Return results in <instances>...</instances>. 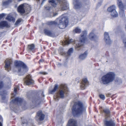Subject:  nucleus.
<instances>
[{
    "label": "nucleus",
    "mask_w": 126,
    "mask_h": 126,
    "mask_svg": "<svg viewBox=\"0 0 126 126\" xmlns=\"http://www.w3.org/2000/svg\"><path fill=\"white\" fill-rule=\"evenodd\" d=\"M68 21L65 17L61 16L57 19V21L48 22L47 24L49 25H57L61 29L65 28L67 25Z\"/></svg>",
    "instance_id": "f257e3e1"
},
{
    "label": "nucleus",
    "mask_w": 126,
    "mask_h": 126,
    "mask_svg": "<svg viewBox=\"0 0 126 126\" xmlns=\"http://www.w3.org/2000/svg\"><path fill=\"white\" fill-rule=\"evenodd\" d=\"M14 69L15 71L20 73L23 75L27 71L28 68L26 65L20 61H16L15 62Z\"/></svg>",
    "instance_id": "f03ea898"
},
{
    "label": "nucleus",
    "mask_w": 126,
    "mask_h": 126,
    "mask_svg": "<svg viewBox=\"0 0 126 126\" xmlns=\"http://www.w3.org/2000/svg\"><path fill=\"white\" fill-rule=\"evenodd\" d=\"M85 109L83 108L82 103L80 102H75L72 108V113L74 116H78L81 114Z\"/></svg>",
    "instance_id": "7ed1b4c3"
},
{
    "label": "nucleus",
    "mask_w": 126,
    "mask_h": 126,
    "mask_svg": "<svg viewBox=\"0 0 126 126\" xmlns=\"http://www.w3.org/2000/svg\"><path fill=\"white\" fill-rule=\"evenodd\" d=\"M115 74L114 73L110 72L102 77L101 81L104 84H107L112 82L114 80Z\"/></svg>",
    "instance_id": "20e7f679"
},
{
    "label": "nucleus",
    "mask_w": 126,
    "mask_h": 126,
    "mask_svg": "<svg viewBox=\"0 0 126 126\" xmlns=\"http://www.w3.org/2000/svg\"><path fill=\"white\" fill-rule=\"evenodd\" d=\"M87 34V33L86 31H84L82 32L79 41L78 42V43H76L75 48L77 50H80V48L85 43L86 40V37Z\"/></svg>",
    "instance_id": "39448f33"
},
{
    "label": "nucleus",
    "mask_w": 126,
    "mask_h": 126,
    "mask_svg": "<svg viewBox=\"0 0 126 126\" xmlns=\"http://www.w3.org/2000/svg\"><path fill=\"white\" fill-rule=\"evenodd\" d=\"M67 88L65 85H62L61 86V89L59 92L57 93L54 96V98L57 101L60 97L63 98L64 97L65 91L67 90Z\"/></svg>",
    "instance_id": "423d86ee"
},
{
    "label": "nucleus",
    "mask_w": 126,
    "mask_h": 126,
    "mask_svg": "<svg viewBox=\"0 0 126 126\" xmlns=\"http://www.w3.org/2000/svg\"><path fill=\"white\" fill-rule=\"evenodd\" d=\"M123 4L121 0H117V4L119 8V14L120 16L123 17L125 16L124 9L125 8L126 5V0H124L123 1Z\"/></svg>",
    "instance_id": "0eeeda50"
},
{
    "label": "nucleus",
    "mask_w": 126,
    "mask_h": 126,
    "mask_svg": "<svg viewBox=\"0 0 126 126\" xmlns=\"http://www.w3.org/2000/svg\"><path fill=\"white\" fill-rule=\"evenodd\" d=\"M5 62V69L9 71L11 69L12 61L11 59H7Z\"/></svg>",
    "instance_id": "6e6552de"
},
{
    "label": "nucleus",
    "mask_w": 126,
    "mask_h": 126,
    "mask_svg": "<svg viewBox=\"0 0 126 126\" xmlns=\"http://www.w3.org/2000/svg\"><path fill=\"white\" fill-rule=\"evenodd\" d=\"M60 4L61 5L60 9L64 10L68 8V4L66 1L64 0L61 1Z\"/></svg>",
    "instance_id": "1a4fd4ad"
},
{
    "label": "nucleus",
    "mask_w": 126,
    "mask_h": 126,
    "mask_svg": "<svg viewBox=\"0 0 126 126\" xmlns=\"http://www.w3.org/2000/svg\"><path fill=\"white\" fill-rule=\"evenodd\" d=\"M3 86V82L0 81V95L2 96V98L3 100H4L5 98V96L6 95V92L5 91H2L1 89Z\"/></svg>",
    "instance_id": "9d476101"
},
{
    "label": "nucleus",
    "mask_w": 126,
    "mask_h": 126,
    "mask_svg": "<svg viewBox=\"0 0 126 126\" xmlns=\"http://www.w3.org/2000/svg\"><path fill=\"white\" fill-rule=\"evenodd\" d=\"M24 80L25 83L27 85L32 84L33 83V81L30 75H27L24 79Z\"/></svg>",
    "instance_id": "9b49d317"
},
{
    "label": "nucleus",
    "mask_w": 126,
    "mask_h": 126,
    "mask_svg": "<svg viewBox=\"0 0 126 126\" xmlns=\"http://www.w3.org/2000/svg\"><path fill=\"white\" fill-rule=\"evenodd\" d=\"M44 118L45 115L42 113V111H39L37 113L36 118L37 120H39L42 121L44 119Z\"/></svg>",
    "instance_id": "f8f14e48"
},
{
    "label": "nucleus",
    "mask_w": 126,
    "mask_h": 126,
    "mask_svg": "<svg viewBox=\"0 0 126 126\" xmlns=\"http://www.w3.org/2000/svg\"><path fill=\"white\" fill-rule=\"evenodd\" d=\"M59 51L61 55H64L65 56H70L71 54L73 52V49L72 48H70L67 53H65L63 50H61L60 51Z\"/></svg>",
    "instance_id": "ddd939ff"
},
{
    "label": "nucleus",
    "mask_w": 126,
    "mask_h": 126,
    "mask_svg": "<svg viewBox=\"0 0 126 126\" xmlns=\"http://www.w3.org/2000/svg\"><path fill=\"white\" fill-rule=\"evenodd\" d=\"M88 81L86 78L84 79L83 80L80 86L81 89L83 90L85 89L86 87L88 85Z\"/></svg>",
    "instance_id": "4468645a"
},
{
    "label": "nucleus",
    "mask_w": 126,
    "mask_h": 126,
    "mask_svg": "<svg viewBox=\"0 0 126 126\" xmlns=\"http://www.w3.org/2000/svg\"><path fill=\"white\" fill-rule=\"evenodd\" d=\"M104 39L107 44H109L111 42L108 33L105 32L104 34Z\"/></svg>",
    "instance_id": "2eb2a0df"
},
{
    "label": "nucleus",
    "mask_w": 126,
    "mask_h": 126,
    "mask_svg": "<svg viewBox=\"0 0 126 126\" xmlns=\"http://www.w3.org/2000/svg\"><path fill=\"white\" fill-rule=\"evenodd\" d=\"M104 124L106 126H115V123L111 120L105 121Z\"/></svg>",
    "instance_id": "dca6fc26"
},
{
    "label": "nucleus",
    "mask_w": 126,
    "mask_h": 126,
    "mask_svg": "<svg viewBox=\"0 0 126 126\" xmlns=\"http://www.w3.org/2000/svg\"><path fill=\"white\" fill-rule=\"evenodd\" d=\"M18 12L21 14H23L25 12L24 7L23 4L20 5L17 8Z\"/></svg>",
    "instance_id": "f3484780"
},
{
    "label": "nucleus",
    "mask_w": 126,
    "mask_h": 126,
    "mask_svg": "<svg viewBox=\"0 0 126 126\" xmlns=\"http://www.w3.org/2000/svg\"><path fill=\"white\" fill-rule=\"evenodd\" d=\"M89 38L92 40H95L97 39L98 37L95 35L93 31H92L89 35Z\"/></svg>",
    "instance_id": "a211bd4d"
},
{
    "label": "nucleus",
    "mask_w": 126,
    "mask_h": 126,
    "mask_svg": "<svg viewBox=\"0 0 126 126\" xmlns=\"http://www.w3.org/2000/svg\"><path fill=\"white\" fill-rule=\"evenodd\" d=\"M22 101V99L21 98L17 97L14 99L12 100L11 103H16L18 105H20V103Z\"/></svg>",
    "instance_id": "6ab92c4d"
},
{
    "label": "nucleus",
    "mask_w": 126,
    "mask_h": 126,
    "mask_svg": "<svg viewBox=\"0 0 126 126\" xmlns=\"http://www.w3.org/2000/svg\"><path fill=\"white\" fill-rule=\"evenodd\" d=\"M67 126H76V122L75 120L71 119L68 121Z\"/></svg>",
    "instance_id": "aec40b11"
},
{
    "label": "nucleus",
    "mask_w": 126,
    "mask_h": 126,
    "mask_svg": "<svg viewBox=\"0 0 126 126\" xmlns=\"http://www.w3.org/2000/svg\"><path fill=\"white\" fill-rule=\"evenodd\" d=\"M73 41V40L72 39L66 40L62 41V44L63 46L66 45H68Z\"/></svg>",
    "instance_id": "412c9836"
},
{
    "label": "nucleus",
    "mask_w": 126,
    "mask_h": 126,
    "mask_svg": "<svg viewBox=\"0 0 126 126\" xmlns=\"http://www.w3.org/2000/svg\"><path fill=\"white\" fill-rule=\"evenodd\" d=\"M44 31L45 34L47 36L51 37L53 36L52 32L47 29H45Z\"/></svg>",
    "instance_id": "4be33fe9"
},
{
    "label": "nucleus",
    "mask_w": 126,
    "mask_h": 126,
    "mask_svg": "<svg viewBox=\"0 0 126 126\" xmlns=\"http://www.w3.org/2000/svg\"><path fill=\"white\" fill-rule=\"evenodd\" d=\"M75 2H74V7L76 9H78L80 8L81 6V5L80 3L76 2L75 0Z\"/></svg>",
    "instance_id": "5701e85b"
},
{
    "label": "nucleus",
    "mask_w": 126,
    "mask_h": 126,
    "mask_svg": "<svg viewBox=\"0 0 126 126\" xmlns=\"http://www.w3.org/2000/svg\"><path fill=\"white\" fill-rule=\"evenodd\" d=\"M10 80L9 78L6 79L5 81V85L8 88H9L11 85Z\"/></svg>",
    "instance_id": "b1692460"
},
{
    "label": "nucleus",
    "mask_w": 126,
    "mask_h": 126,
    "mask_svg": "<svg viewBox=\"0 0 126 126\" xmlns=\"http://www.w3.org/2000/svg\"><path fill=\"white\" fill-rule=\"evenodd\" d=\"M87 55V52L85 51L83 54L80 55L79 56V59L81 60H83L85 59Z\"/></svg>",
    "instance_id": "393cba45"
},
{
    "label": "nucleus",
    "mask_w": 126,
    "mask_h": 126,
    "mask_svg": "<svg viewBox=\"0 0 126 126\" xmlns=\"http://www.w3.org/2000/svg\"><path fill=\"white\" fill-rule=\"evenodd\" d=\"M49 2L51 3V5L54 7H56L57 4V3L56 2V0H49Z\"/></svg>",
    "instance_id": "a878e982"
},
{
    "label": "nucleus",
    "mask_w": 126,
    "mask_h": 126,
    "mask_svg": "<svg viewBox=\"0 0 126 126\" xmlns=\"http://www.w3.org/2000/svg\"><path fill=\"white\" fill-rule=\"evenodd\" d=\"M58 88V85L57 84H55L53 90H50V89L49 90V93L50 94H53L56 91Z\"/></svg>",
    "instance_id": "bb28decb"
},
{
    "label": "nucleus",
    "mask_w": 126,
    "mask_h": 126,
    "mask_svg": "<svg viewBox=\"0 0 126 126\" xmlns=\"http://www.w3.org/2000/svg\"><path fill=\"white\" fill-rule=\"evenodd\" d=\"M107 10L109 12H111L116 10L115 7V5H113L109 7Z\"/></svg>",
    "instance_id": "cd10ccee"
},
{
    "label": "nucleus",
    "mask_w": 126,
    "mask_h": 126,
    "mask_svg": "<svg viewBox=\"0 0 126 126\" xmlns=\"http://www.w3.org/2000/svg\"><path fill=\"white\" fill-rule=\"evenodd\" d=\"M6 19L9 21H12L14 22L15 21V19L12 16L8 15L6 18Z\"/></svg>",
    "instance_id": "c85d7f7f"
},
{
    "label": "nucleus",
    "mask_w": 126,
    "mask_h": 126,
    "mask_svg": "<svg viewBox=\"0 0 126 126\" xmlns=\"http://www.w3.org/2000/svg\"><path fill=\"white\" fill-rule=\"evenodd\" d=\"M7 22L6 21H3L0 23V28H2L3 27H6L7 26Z\"/></svg>",
    "instance_id": "c756f323"
},
{
    "label": "nucleus",
    "mask_w": 126,
    "mask_h": 126,
    "mask_svg": "<svg viewBox=\"0 0 126 126\" xmlns=\"http://www.w3.org/2000/svg\"><path fill=\"white\" fill-rule=\"evenodd\" d=\"M111 15L112 17H117L118 16V13L116 10L115 11V12L114 11L111 12Z\"/></svg>",
    "instance_id": "7c9ffc66"
},
{
    "label": "nucleus",
    "mask_w": 126,
    "mask_h": 126,
    "mask_svg": "<svg viewBox=\"0 0 126 126\" xmlns=\"http://www.w3.org/2000/svg\"><path fill=\"white\" fill-rule=\"evenodd\" d=\"M115 82L118 84H121L122 82V80L120 78H117L115 80Z\"/></svg>",
    "instance_id": "2f4dec72"
},
{
    "label": "nucleus",
    "mask_w": 126,
    "mask_h": 126,
    "mask_svg": "<svg viewBox=\"0 0 126 126\" xmlns=\"http://www.w3.org/2000/svg\"><path fill=\"white\" fill-rule=\"evenodd\" d=\"M81 31V30L79 27H77L74 30V32L76 33H79Z\"/></svg>",
    "instance_id": "473e14b6"
},
{
    "label": "nucleus",
    "mask_w": 126,
    "mask_h": 126,
    "mask_svg": "<svg viewBox=\"0 0 126 126\" xmlns=\"http://www.w3.org/2000/svg\"><path fill=\"white\" fill-rule=\"evenodd\" d=\"M34 45L33 44H31L28 46V48L29 50H31L34 49Z\"/></svg>",
    "instance_id": "72a5a7b5"
},
{
    "label": "nucleus",
    "mask_w": 126,
    "mask_h": 126,
    "mask_svg": "<svg viewBox=\"0 0 126 126\" xmlns=\"http://www.w3.org/2000/svg\"><path fill=\"white\" fill-rule=\"evenodd\" d=\"M18 89V87H15L14 88V91L15 92V94H12V97H14L16 95L17 91V89Z\"/></svg>",
    "instance_id": "f704fd0d"
},
{
    "label": "nucleus",
    "mask_w": 126,
    "mask_h": 126,
    "mask_svg": "<svg viewBox=\"0 0 126 126\" xmlns=\"http://www.w3.org/2000/svg\"><path fill=\"white\" fill-rule=\"evenodd\" d=\"M39 100L37 99L36 98L35 99H33L32 101V103L34 104H39Z\"/></svg>",
    "instance_id": "c9c22d12"
},
{
    "label": "nucleus",
    "mask_w": 126,
    "mask_h": 126,
    "mask_svg": "<svg viewBox=\"0 0 126 126\" xmlns=\"http://www.w3.org/2000/svg\"><path fill=\"white\" fill-rule=\"evenodd\" d=\"M22 21V19L21 18L18 19L16 21V22L15 23V25L17 26L19 25L20 23Z\"/></svg>",
    "instance_id": "e433bc0d"
},
{
    "label": "nucleus",
    "mask_w": 126,
    "mask_h": 126,
    "mask_svg": "<svg viewBox=\"0 0 126 126\" xmlns=\"http://www.w3.org/2000/svg\"><path fill=\"white\" fill-rule=\"evenodd\" d=\"M27 121L26 120L24 119L23 121H22L21 124L22 126H27Z\"/></svg>",
    "instance_id": "4c0bfd02"
},
{
    "label": "nucleus",
    "mask_w": 126,
    "mask_h": 126,
    "mask_svg": "<svg viewBox=\"0 0 126 126\" xmlns=\"http://www.w3.org/2000/svg\"><path fill=\"white\" fill-rule=\"evenodd\" d=\"M12 0H8L7 1L3 2V5H8L11 2Z\"/></svg>",
    "instance_id": "58836bf2"
},
{
    "label": "nucleus",
    "mask_w": 126,
    "mask_h": 126,
    "mask_svg": "<svg viewBox=\"0 0 126 126\" xmlns=\"http://www.w3.org/2000/svg\"><path fill=\"white\" fill-rule=\"evenodd\" d=\"M104 112L107 115H108L110 113V111L108 109H105L103 110Z\"/></svg>",
    "instance_id": "ea45409f"
},
{
    "label": "nucleus",
    "mask_w": 126,
    "mask_h": 126,
    "mask_svg": "<svg viewBox=\"0 0 126 126\" xmlns=\"http://www.w3.org/2000/svg\"><path fill=\"white\" fill-rule=\"evenodd\" d=\"M99 96L101 99L103 100H104L105 98V96L104 95L100 94L99 95Z\"/></svg>",
    "instance_id": "a19ab883"
},
{
    "label": "nucleus",
    "mask_w": 126,
    "mask_h": 126,
    "mask_svg": "<svg viewBox=\"0 0 126 126\" xmlns=\"http://www.w3.org/2000/svg\"><path fill=\"white\" fill-rule=\"evenodd\" d=\"M45 8L47 10H50L51 7L50 6H45Z\"/></svg>",
    "instance_id": "79ce46f5"
},
{
    "label": "nucleus",
    "mask_w": 126,
    "mask_h": 126,
    "mask_svg": "<svg viewBox=\"0 0 126 126\" xmlns=\"http://www.w3.org/2000/svg\"><path fill=\"white\" fill-rule=\"evenodd\" d=\"M5 14L4 13L0 14V20L1 19L5 16Z\"/></svg>",
    "instance_id": "37998d69"
},
{
    "label": "nucleus",
    "mask_w": 126,
    "mask_h": 126,
    "mask_svg": "<svg viewBox=\"0 0 126 126\" xmlns=\"http://www.w3.org/2000/svg\"><path fill=\"white\" fill-rule=\"evenodd\" d=\"M123 42L125 47L126 48V38H125L123 39Z\"/></svg>",
    "instance_id": "c03bdc74"
},
{
    "label": "nucleus",
    "mask_w": 126,
    "mask_h": 126,
    "mask_svg": "<svg viewBox=\"0 0 126 126\" xmlns=\"http://www.w3.org/2000/svg\"><path fill=\"white\" fill-rule=\"evenodd\" d=\"M39 73L40 74H42L45 75H47V72H40Z\"/></svg>",
    "instance_id": "a18cd8bd"
},
{
    "label": "nucleus",
    "mask_w": 126,
    "mask_h": 126,
    "mask_svg": "<svg viewBox=\"0 0 126 126\" xmlns=\"http://www.w3.org/2000/svg\"><path fill=\"white\" fill-rule=\"evenodd\" d=\"M58 15V13H56L54 14H53V16H55L57 15Z\"/></svg>",
    "instance_id": "49530a36"
},
{
    "label": "nucleus",
    "mask_w": 126,
    "mask_h": 126,
    "mask_svg": "<svg viewBox=\"0 0 126 126\" xmlns=\"http://www.w3.org/2000/svg\"><path fill=\"white\" fill-rule=\"evenodd\" d=\"M43 62V60L41 59L39 60V63H40L41 62Z\"/></svg>",
    "instance_id": "de8ad7c7"
},
{
    "label": "nucleus",
    "mask_w": 126,
    "mask_h": 126,
    "mask_svg": "<svg viewBox=\"0 0 126 126\" xmlns=\"http://www.w3.org/2000/svg\"><path fill=\"white\" fill-rule=\"evenodd\" d=\"M42 95L43 97L45 96L43 94V92L42 93Z\"/></svg>",
    "instance_id": "09e8293b"
},
{
    "label": "nucleus",
    "mask_w": 126,
    "mask_h": 126,
    "mask_svg": "<svg viewBox=\"0 0 126 126\" xmlns=\"http://www.w3.org/2000/svg\"><path fill=\"white\" fill-rule=\"evenodd\" d=\"M58 66H60V65H61V64L60 63H59L58 64Z\"/></svg>",
    "instance_id": "8fccbe9b"
},
{
    "label": "nucleus",
    "mask_w": 126,
    "mask_h": 126,
    "mask_svg": "<svg viewBox=\"0 0 126 126\" xmlns=\"http://www.w3.org/2000/svg\"><path fill=\"white\" fill-rule=\"evenodd\" d=\"M0 126H2V124L1 122H0Z\"/></svg>",
    "instance_id": "3c124183"
},
{
    "label": "nucleus",
    "mask_w": 126,
    "mask_h": 126,
    "mask_svg": "<svg viewBox=\"0 0 126 126\" xmlns=\"http://www.w3.org/2000/svg\"><path fill=\"white\" fill-rule=\"evenodd\" d=\"M43 0V1H42V3H43L45 1V0Z\"/></svg>",
    "instance_id": "603ef678"
},
{
    "label": "nucleus",
    "mask_w": 126,
    "mask_h": 126,
    "mask_svg": "<svg viewBox=\"0 0 126 126\" xmlns=\"http://www.w3.org/2000/svg\"><path fill=\"white\" fill-rule=\"evenodd\" d=\"M1 116H0V119H1Z\"/></svg>",
    "instance_id": "864d4df0"
},
{
    "label": "nucleus",
    "mask_w": 126,
    "mask_h": 126,
    "mask_svg": "<svg viewBox=\"0 0 126 126\" xmlns=\"http://www.w3.org/2000/svg\"><path fill=\"white\" fill-rule=\"evenodd\" d=\"M57 0L58 1H60L59 0Z\"/></svg>",
    "instance_id": "5fc2aeb1"
},
{
    "label": "nucleus",
    "mask_w": 126,
    "mask_h": 126,
    "mask_svg": "<svg viewBox=\"0 0 126 126\" xmlns=\"http://www.w3.org/2000/svg\"><path fill=\"white\" fill-rule=\"evenodd\" d=\"M38 1H39L40 0H37Z\"/></svg>",
    "instance_id": "6e6d98bb"
}]
</instances>
